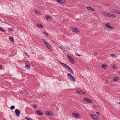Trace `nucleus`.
Here are the masks:
<instances>
[{
  "mask_svg": "<svg viewBox=\"0 0 120 120\" xmlns=\"http://www.w3.org/2000/svg\"><path fill=\"white\" fill-rule=\"evenodd\" d=\"M109 25L110 24L109 23H107L105 25V27L107 28H109V27H110V26H109Z\"/></svg>",
  "mask_w": 120,
  "mask_h": 120,
  "instance_id": "5701e85b",
  "label": "nucleus"
},
{
  "mask_svg": "<svg viewBox=\"0 0 120 120\" xmlns=\"http://www.w3.org/2000/svg\"><path fill=\"white\" fill-rule=\"evenodd\" d=\"M76 93L80 95H82V91L81 90H77L76 91Z\"/></svg>",
  "mask_w": 120,
  "mask_h": 120,
  "instance_id": "6ab92c4d",
  "label": "nucleus"
},
{
  "mask_svg": "<svg viewBox=\"0 0 120 120\" xmlns=\"http://www.w3.org/2000/svg\"><path fill=\"white\" fill-rule=\"evenodd\" d=\"M44 34H45L47 36H48V33H47L46 31H45L43 32Z\"/></svg>",
  "mask_w": 120,
  "mask_h": 120,
  "instance_id": "e433bc0d",
  "label": "nucleus"
},
{
  "mask_svg": "<svg viewBox=\"0 0 120 120\" xmlns=\"http://www.w3.org/2000/svg\"><path fill=\"white\" fill-rule=\"evenodd\" d=\"M2 22L4 23H6L7 24V23L6 22H4V21H2Z\"/></svg>",
  "mask_w": 120,
  "mask_h": 120,
  "instance_id": "09e8293b",
  "label": "nucleus"
},
{
  "mask_svg": "<svg viewBox=\"0 0 120 120\" xmlns=\"http://www.w3.org/2000/svg\"><path fill=\"white\" fill-rule=\"evenodd\" d=\"M72 115L75 117L79 118L81 117L80 115L78 113H77L75 111L72 113Z\"/></svg>",
  "mask_w": 120,
  "mask_h": 120,
  "instance_id": "f257e3e1",
  "label": "nucleus"
},
{
  "mask_svg": "<svg viewBox=\"0 0 120 120\" xmlns=\"http://www.w3.org/2000/svg\"><path fill=\"white\" fill-rule=\"evenodd\" d=\"M108 82V80H106V82Z\"/></svg>",
  "mask_w": 120,
  "mask_h": 120,
  "instance_id": "3c124183",
  "label": "nucleus"
},
{
  "mask_svg": "<svg viewBox=\"0 0 120 120\" xmlns=\"http://www.w3.org/2000/svg\"><path fill=\"white\" fill-rule=\"evenodd\" d=\"M33 105V107L34 108H37V106L35 105Z\"/></svg>",
  "mask_w": 120,
  "mask_h": 120,
  "instance_id": "f704fd0d",
  "label": "nucleus"
},
{
  "mask_svg": "<svg viewBox=\"0 0 120 120\" xmlns=\"http://www.w3.org/2000/svg\"><path fill=\"white\" fill-rule=\"evenodd\" d=\"M42 40L43 41V42L45 43V45H48V43L46 41H45L44 40L42 39Z\"/></svg>",
  "mask_w": 120,
  "mask_h": 120,
  "instance_id": "c85d7f7f",
  "label": "nucleus"
},
{
  "mask_svg": "<svg viewBox=\"0 0 120 120\" xmlns=\"http://www.w3.org/2000/svg\"><path fill=\"white\" fill-rule=\"evenodd\" d=\"M97 55V52H95L94 54V55L95 56H96Z\"/></svg>",
  "mask_w": 120,
  "mask_h": 120,
  "instance_id": "de8ad7c7",
  "label": "nucleus"
},
{
  "mask_svg": "<svg viewBox=\"0 0 120 120\" xmlns=\"http://www.w3.org/2000/svg\"><path fill=\"white\" fill-rule=\"evenodd\" d=\"M3 66L2 65L0 64V69H3Z\"/></svg>",
  "mask_w": 120,
  "mask_h": 120,
  "instance_id": "37998d69",
  "label": "nucleus"
},
{
  "mask_svg": "<svg viewBox=\"0 0 120 120\" xmlns=\"http://www.w3.org/2000/svg\"><path fill=\"white\" fill-rule=\"evenodd\" d=\"M60 48L61 49H64L63 48H64L63 47H62V46H60Z\"/></svg>",
  "mask_w": 120,
  "mask_h": 120,
  "instance_id": "49530a36",
  "label": "nucleus"
},
{
  "mask_svg": "<svg viewBox=\"0 0 120 120\" xmlns=\"http://www.w3.org/2000/svg\"><path fill=\"white\" fill-rule=\"evenodd\" d=\"M35 12L36 14L38 15H41V13L40 12L38 11V10H35Z\"/></svg>",
  "mask_w": 120,
  "mask_h": 120,
  "instance_id": "aec40b11",
  "label": "nucleus"
},
{
  "mask_svg": "<svg viewBox=\"0 0 120 120\" xmlns=\"http://www.w3.org/2000/svg\"><path fill=\"white\" fill-rule=\"evenodd\" d=\"M117 11V10H112L113 12L115 13H117L116 11Z\"/></svg>",
  "mask_w": 120,
  "mask_h": 120,
  "instance_id": "2f4dec72",
  "label": "nucleus"
},
{
  "mask_svg": "<svg viewBox=\"0 0 120 120\" xmlns=\"http://www.w3.org/2000/svg\"><path fill=\"white\" fill-rule=\"evenodd\" d=\"M67 56L69 61L72 64H74V63L75 61L74 59L72 58V56L68 55H67Z\"/></svg>",
  "mask_w": 120,
  "mask_h": 120,
  "instance_id": "f03ea898",
  "label": "nucleus"
},
{
  "mask_svg": "<svg viewBox=\"0 0 120 120\" xmlns=\"http://www.w3.org/2000/svg\"><path fill=\"white\" fill-rule=\"evenodd\" d=\"M9 39L10 40V41H12V42H13L14 41L13 38L11 36L9 38Z\"/></svg>",
  "mask_w": 120,
  "mask_h": 120,
  "instance_id": "4be33fe9",
  "label": "nucleus"
},
{
  "mask_svg": "<svg viewBox=\"0 0 120 120\" xmlns=\"http://www.w3.org/2000/svg\"><path fill=\"white\" fill-rule=\"evenodd\" d=\"M101 14L103 15L107 16V12H106L102 11L101 12Z\"/></svg>",
  "mask_w": 120,
  "mask_h": 120,
  "instance_id": "dca6fc26",
  "label": "nucleus"
},
{
  "mask_svg": "<svg viewBox=\"0 0 120 120\" xmlns=\"http://www.w3.org/2000/svg\"><path fill=\"white\" fill-rule=\"evenodd\" d=\"M71 29L75 33H77L79 32V30L77 28H75L73 27H71Z\"/></svg>",
  "mask_w": 120,
  "mask_h": 120,
  "instance_id": "1a4fd4ad",
  "label": "nucleus"
},
{
  "mask_svg": "<svg viewBox=\"0 0 120 120\" xmlns=\"http://www.w3.org/2000/svg\"><path fill=\"white\" fill-rule=\"evenodd\" d=\"M86 93V92H84L83 91H82V94H85Z\"/></svg>",
  "mask_w": 120,
  "mask_h": 120,
  "instance_id": "c756f323",
  "label": "nucleus"
},
{
  "mask_svg": "<svg viewBox=\"0 0 120 120\" xmlns=\"http://www.w3.org/2000/svg\"><path fill=\"white\" fill-rule=\"evenodd\" d=\"M109 17L112 18H115L116 17V16L114 14H111V15H110Z\"/></svg>",
  "mask_w": 120,
  "mask_h": 120,
  "instance_id": "b1692460",
  "label": "nucleus"
},
{
  "mask_svg": "<svg viewBox=\"0 0 120 120\" xmlns=\"http://www.w3.org/2000/svg\"><path fill=\"white\" fill-rule=\"evenodd\" d=\"M96 114L97 115H100V113L98 112H97Z\"/></svg>",
  "mask_w": 120,
  "mask_h": 120,
  "instance_id": "4c0bfd02",
  "label": "nucleus"
},
{
  "mask_svg": "<svg viewBox=\"0 0 120 120\" xmlns=\"http://www.w3.org/2000/svg\"><path fill=\"white\" fill-rule=\"evenodd\" d=\"M8 31L9 32H10L11 31H13V30L10 28H9L8 29Z\"/></svg>",
  "mask_w": 120,
  "mask_h": 120,
  "instance_id": "c9c22d12",
  "label": "nucleus"
},
{
  "mask_svg": "<svg viewBox=\"0 0 120 120\" xmlns=\"http://www.w3.org/2000/svg\"><path fill=\"white\" fill-rule=\"evenodd\" d=\"M15 108V107L14 105H12L10 107V109L11 110H13Z\"/></svg>",
  "mask_w": 120,
  "mask_h": 120,
  "instance_id": "bb28decb",
  "label": "nucleus"
},
{
  "mask_svg": "<svg viewBox=\"0 0 120 120\" xmlns=\"http://www.w3.org/2000/svg\"><path fill=\"white\" fill-rule=\"evenodd\" d=\"M45 114L48 116H51L53 115V113L51 112H45Z\"/></svg>",
  "mask_w": 120,
  "mask_h": 120,
  "instance_id": "423d86ee",
  "label": "nucleus"
},
{
  "mask_svg": "<svg viewBox=\"0 0 120 120\" xmlns=\"http://www.w3.org/2000/svg\"><path fill=\"white\" fill-rule=\"evenodd\" d=\"M107 16H108L109 17V16L110 15H111V14L107 12Z\"/></svg>",
  "mask_w": 120,
  "mask_h": 120,
  "instance_id": "473e14b6",
  "label": "nucleus"
},
{
  "mask_svg": "<svg viewBox=\"0 0 120 120\" xmlns=\"http://www.w3.org/2000/svg\"><path fill=\"white\" fill-rule=\"evenodd\" d=\"M117 13L118 14H120V11H116Z\"/></svg>",
  "mask_w": 120,
  "mask_h": 120,
  "instance_id": "c03bdc74",
  "label": "nucleus"
},
{
  "mask_svg": "<svg viewBox=\"0 0 120 120\" xmlns=\"http://www.w3.org/2000/svg\"><path fill=\"white\" fill-rule=\"evenodd\" d=\"M0 30L2 31H3L4 33L5 32V31L1 27H0Z\"/></svg>",
  "mask_w": 120,
  "mask_h": 120,
  "instance_id": "393cba45",
  "label": "nucleus"
},
{
  "mask_svg": "<svg viewBox=\"0 0 120 120\" xmlns=\"http://www.w3.org/2000/svg\"><path fill=\"white\" fill-rule=\"evenodd\" d=\"M89 101H89V103L90 102V103H93L94 102V101H92V100H90Z\"/></svg>",
  "mask_w": 120,
  "mask_h": 120,
  "instance_id": "a19ab883",
  "label": "nucleus"
},
{
  "mask_svg": "<svg viewBox=\"0 0 120 120\" xmlns=\"http://www.w3.org/2000/svg\"><path fill=\"white\" fill-rule=\"evenodd\" d=\"M101 67L104 69H106L107 68L108 66L105 64H103L102 65Z\"/></svg>",
  "mask_w": 120,
  "mask_h": 120,
  "instance_id": "2eb2a0df",
  "label": "nucleus"
},
{
  "mask_svg": "<svg viewBox=\"0 0 120 120\" xmlns=\"http://www.w3.org/2000/svg\"><path fill=\"white\" fill-rule=\"evenodd\" d=\"M90 115L93 119L94 120H97L98 119V117L96 115Z\"/></svg>",
  "mask_w": 120,
  "mask_h": 120,
  "instance_id": "9d476101",
  "label": "nucleus"
},
{
  "mask_svg": "<svg viewBox=\"0 0 120 120\" xmlns=\"http://www.w3.org/2000/svg\"><path fill=\"white\" fill-rule=\"evenodd\" d=\"M112 57L115 56L116 55L115 54H111L110 55Z\"/></svg>",
  "mask_w": 120,
  "mask_h": 120,
  "instance_id": "58836bf2",
  "label": "nucleus"
},
{
  "mask_svg": "<svg viewBox=\"0 0 120 120\" xmlns=\"http://www.w3.org/2000/svg\"><path fill=\"white\" fill-rule=\"evenodd\" d=\"M112 67L114 69H115L116 68L115 66L114 65H113Z\"/></svg>",
  "mask_w": 120,
  "mask_h": 120,
  "instance_id": "a18cd8bd",
  "label": "nucleus"
},
{
  "mask_svg": "<svg viewBox=\"0 0 120 120\" xmlns=\"http://www.w3.org/2000/svg\"><path fill=\"white\" fill-rule=\"evenodd\" d=\"M56 1L60 4H66V1L65 0H56Z\"/></svg>",
  "mask_w": 120,
  "mask_h": 120,
  "instance_id": "20e7f679",
  "label": "nucleus"
},
{
  "mask_svg": "<svg viewBox=\"0 0 120 120\" xmlns=\"http://www.w3.org/2000/svg\"><path fill=\"white\" fill-rule=\"evenodd\" d=\"M75 55H76V56H81V55L80 54H78V53H75Z\"/></svg>",
  "mask_w": 120,
  "mask_h": 120,
  "instance_id": "72a5a7b5",
  "label": "nucleus"
},
{
  "mask_svg": "<svg viewBox=\"0 0 120 120\" xmlns=\"http://www.w3.org/2000/svg\"><path fill=\"white\" fill-rule=\"evenodd\" d=\"M36 113L39 115H42L43 114V112L39 110H37L35 111Z\"/></svg>",
  "mask_w": 120,
  "mask_h": 120,
  "instance_id": "6e6552de",
  "label": "nucleus"
},
{
  "mask_svg": "<svg viewBox=\"0 0 120 120\" xmlns=\"http://www.w3.org/2000/svg\"><path fill=\"white\" fill-rule=\"evenodd\" d=\"M68 77L73 82L75 81V78L70 73L68 74Z\"/></svg>",
  "mask_w": 120,
  "mask_h": 120,
  "instance_id": "7ed1b4c3",
  "label": "nucleus"
},
{
  "mask_svg": "<svg viewBox=\"0 0 120 120\" xmlns=\"http://www.w3.org/2000/svg\"><path fill=\"white\" fill-rule=\"evenodd\" d=\"M69 71L71 73L73 74V71L71 69V70H69Z\"/></svg>",
  "mask_w": 120,
  "mask_h": 120,
  "instance_id": "ea45409f",
  "label": "nucleus"
},
{
  "mask_svg": "<svg viewBox=\"0 0 120 120\" xmlns=\"http://www.w3.org/2000/svg\"><path fill=\"white\" fill-rule=\"evenodd\" d=\"M109 28H110V29H114V28L113 27H112L111 26H110V27H109Z\"/></svg>",
  "mask_w": 120,
  "mask_h": 120,
  "instance_id": "79ce46f5",
  "label": "nucleus"
},
{
  "mask_svg": "<svg viewBox=\"0 0 120 120\" xmlns=\"http://www.w3.org/2000/svg\"><path fill=\"white\" fill-rule=\"evenodd\" d=\"M118 78V77H115L113 79V81H116L118 80H119Z\"/></svg>",
  "mask_w": 120,
  "mask_h": 120,
  "instance_id": "412c9836",
  "label": "nucleus"
},
{
  "mask_svg": "<svg viewBox=\"0 0 120 120\" xmlns=\"http://www.w3.org/2000/svg\"><path fill=\"white\" fill-rule=\"evenodd\" d=\"M42 40L43 41V42L45 43V45H48V43L46 41H45L44 40L42 39Z\"/></svg>",
  "mask_w": 120,
  "mask_h": 120,
  "instance_id": "cd10ccee",
  "label": "nucleus"
},
{
  "mask_svg": "<svg viewBox=\"0 0 120 120\" xmlns=\"http://www.w3.org/2000/svg\"><path fill=\"white\" fill-rule=\"evenodd\" d=\"M66 69L68 70L69 71L71 70V68L68 66H67V67Z\"/></svg>",
  "mask_w": 120,
  "mask_h": 120,
  "instance_id": "a878e982",
  "label": "nucleus"
},
{
  "mask_svg": "<svg viewBox=\"0 0 120 120\" xmlns=\"http://www.w3.org/2000/svg\"><path fill=\"white\" fill-rule=\"evenodd\" d=\"M59 63L61 65H62L64 67V68L66 69V68L67 67V66H68L66 64L63 63H62L61 62H60Z\"/></svg>",
  "mask_w": 120,
  "mask_h": 120,
  "instance_id": "9b49d317",
  "label": "nucleus"
},
{
  "mask_svg": "<svg viewBox=\"0 0 120 120\" xmlns=\"http://www.w3.org/2000/svg\"><path fill=\"white\" fill-rule=\"evenodd\" d=\"M26 69H30V64H29V62L27 61L26 62Z\"/></svg>",
  "mask_w": 120,
  "mask_h": 120,
  "instance_id": "39448f33",
  "label": "nucleus"
},
{
  "mask_svg": "<svg viewBox=\"0 0 120 120\" xmlns=\"http://www.w3.org/2000/svg\"><path fill=\"white\" fill-rule=\"evenodd\" d=\"M37 25L39 27L41 28H42L43 27V26L41 23H38L37 24Z\"/></svg>",
  "mask_w": 120,
  "mask_h": 120,
  "instance_id": "ddd939ff",
  "label": "nucleus"
},
{
  "mask_svg": "<svg viewBox=\"0 0 120 120\" xmlns=\"http://www.w3.org/2000/svg\"><path fill=\"white\" fill-rule=\"evenodd\" d=\"M15 112L16 116H19L20 112L19 110L17 109H16Z\"/></svg>",
  "mask_w": 120,
  "mask_h": 120,
  "instance_id": "0eeeda50",
  "label": "nucleus"
},
{
  "mask_svg": "<svg viewBox=\"0 0 120 120\" xmlns=\"http://www.w3.org/2000/svg\"><path fill=\"white\" fill-rule=\"evenodd\" d=\"M56 109L58 111L59 110V109L58 108V107H56Z\"/></svg>",
  "mask_w": 120,
  "mask_h": 120,
  "instance_id": "8fccbe9b",
  "label": "nucleus"
},
{
  "mask_svg": "<svg viewBox=\"0 0 120 120\" xmlns=\"http://www.w3.org/2000/svg\"><path fill=\"white\" fill-rule=\"evenodd\" d=\"M87 8L88 10L91 11H94L95 10V9H94L93 8L91 7H87Z\"/></svg>",
  "mask_w": 120,
  "mask_h": 120,
  "instance_id": "4468645a",
  "label": "nucleus"
},
{
  "mask_svg": "<svg viewBox=\"0 0 120 120\" xmlns=\"http://www.w3.org/2000/svg\"><path fill=\"white\" fill-rule=\"evenodd\" d=\"M83 99L84 101H86V102L89 103L90 99H89L88 98H83Z\"/></svg>",
  "mask_w": 120,
  "mask_h": 120,
  "instance_id": "f8f14e48",
  "label": "nucleus"
},
{
  "mask_svg": "<svg viewBox=\"0 0 120 120\" xmlns=\"http://www.w3.org/2000/svg\"><path fill=\"white\" fill-rule=\"evenodd\" d=\"M45 17L47 19L49 20H50L51 19H52V17L49 16L48 15H46L45 16Z\"/></svg>",
  "mask_w": 120,
  "mask_h": 120,
  "instance_id": "f3484780",
  "label": "nucleus"
},
{
  "mask_svg": "<svg viewBox=\"0 0 120 120\" xmlns=\"http://www.w3.org/2000/svg\"><path fill=\"white\" fill-rule=\"evenodd\" d=\"M25 54L26 56H27L29 58V56L28 55L27 53L26 52H25Z\"/></svg>",
  "mask_w": 120,
  "mask_h": 120,
  "instance_id": "7c9ffc66",
  "label": "nucleus"
},
{
  "mask_svg": "<svg viewBox=\"0 0 120 120\" xmlns=\"http://www.w3.org/2000/svg\"><path fill=\"white\" fill-rule=\"evenodd\" d=\"M48 45H46V46L47 47V48L49 49L50 50L52 51V49L50 45H49V44H48Z\"/></svg>",
  "mask_w": 120,
  "mask_h": 120,
  "instance_id": "a211bd4d",
  "label": "nucleus"
},
{
  "mask_svg": "<svg viewBox=\"0 0 120 120\" xmlns=\"http://www.w3.org/2000/svg\"><path fill=\"white\" fill-rule=\"evenodd\" d=\"M20 45H21V44H20Z\"/></svg>",
  "mask_w": 120,
  "mask_h": 120,
  "instance_id": "603ef678",
  "label": "nucleus"
}]
</instances>
